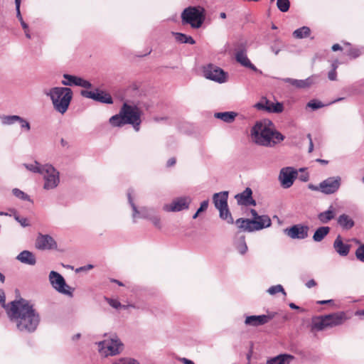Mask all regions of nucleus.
I'll return each mask as SVG.
<instances>
[{
  "instance_id": "nucleus-10",
  "label": "nucleus",
  "mask_w": 364,
  "mask_h": 364,
  "mask_svg": "<svg viewBox=\"0 0 364 364\" xmlns=\"http://www.w3.org/2000/svg\"><path fill=\"white\" fill-rule=\"evenodd\" d=\"M235 60L242 66L250 68V70L262 73L250 60L247 55V43H237L235 48Z\"/></svg>"
},
{
  "instance_id": "nucleus-14",
  "label": "nucleus",
  "mask_w": 364,
  "mask_h": 364,
  "mask_svg": "<svg viewBox=\"0 0 364 364\" xmlns=\"http://www.w3.org/2000/svg\"><path fill=\"white\" fill-rule=\"evenodd\" d=\"M134 193V191L129 190L127 193V198L129 200V203L130 204L132 208V218L134 222H136L137 218H143L149 220L150 217L154 213V210L151 208H148L146 207H142L140 210H138L136 205L134 203L132 198V194Z\"/></svg>"
},
{
  "instance_id": "nucleus-42",
  "label": "nucleus",
  "mask_w": 364,
  "mask_h": 364,
  "mask_svg": "<svg viewBox=\"0 0 364 364\" xmlns=\"http://www.w3.org/2000/svg\"><path fill=\"white\" fill-rule=\"evenodd\" d=\"M112 364H140L139 361L134 358L129 357L121 358L115 360Z\"/></svg>"
},
{
  "instance_id": "nucleus-53",
  "label": "nucleus",
  "mask_w": 364,
  "mask_h": 364,
  "mask_svg": "<svg viewBox=\"0 0 364 364\" xmlns=\"http://www.w3.org/2000/svg\"><path fill=\"white\" fill-rule=\"evenodd\" d=\"M320 187H321V182L318 183V185H314L312 183H309L308 185L309 189L314 191H318L321 193V188Z\"/></svg>"
},
{
  "instance_id": "nucleus-48",
  "label": "nucleus",
  "mask_w": 364,
  "mask_h": 364,
  "mask_svg": "<svg viewBox=\"0 0 364 364\" xmlns=\"http://www.w3.org/2000/svg\"><path fill=\"white\" fill-rule=\"evenodd\" d=\"M105 300L114 309H119L122 307L121 303L117 299L105 298Z\"/></svg>"
},
{
  "instance_id": "nucleus-36",
  "label": "nucleus",
  "mask_w": 364,
  "mask_h": 364,
  "mask_svg": "<svg viewBox=\"0 0 364 364\" xmlns=\"http://www.w3.org/2000/svg\"><path fill=\"white\" fill-rule=\"evenodd\" d=\"M218 210H219L220 218L222 220H225L229 224H232L234 223L232 215L228 209V206Z\"/></svg>"
},
{
  "instance_id": "nucleus-31",
  "label": "nucleus",
  "mask_w": 364,
  "mask_h": 364,
  "mask_svg": "<svg viewBox=\"0 0 364 364\" xmlns=\"http://www.w3.org/2000/svg\"><path fill=\"white\" fill-rule=\"evenodd\" d=\"M338 223L345 230H350L355 224L353 220L346 214H342L338 217Z\"/></svg>"
},
{
  "instance_id": "nucleus-26",
  "label": "nucleus",
  "mask_w": 364,
  "mask_h": 364,
  "mask_svg": "<svg viewBox=\"0 0 364 364\" xmlns=\"http://www.w3.org/2000/svg\"><path fill=\"white\" fill-rule=\"evenodd\" d=\"M16 259L23 264L31 266L35 265L36 263V258L35 255L28 250H23L21 252L16 256Z\"/></svg>"
},
{
  "instance_id": "nucleus-24",
  "label": "nucleus",
  "mask_w": 364,
  "mask_h": 364,
  "mask_svg": "<svg viewBox=\"0 0 364 364\" xmlns=\"http://www.w3.org/2000/svg\"><path fill=\"white\" fill-rule=\"evenodd\" d=\"M315 76L309 77L305 80H296L289 77L281 78L280 80L282 82L290 84L291 85L296 88H306L310 87L311 85L315 83Z\"/></svg>"
},
{
  "instance_id": "nucleus-19",
  "label": "nucleus",
  "mask_w": 364,
  "mask_h": 364,
  "mask_svg": "<svg viewBox=\"0 0 364 364\" xmlns=\"http://www.w3.org/2000/svg\"><path fill=\"white\" fill-rule=\"evenodd\" d=\"M255 107L259 110H265L271 113H281L284 110L283 104L281 102H272L266 97L262 98L255 105Z\"/></svg>"
},
{
  "instance_id": "nucleus-46",
  "label": "nucleus",
  "mask_w": 364,
  "mask_h": 364,
  "mask_svg": "<svg viewBox=\"0 0 364 364\" xmlns=\"http://www.w3.org/2000/svg\"><path fill=\"white\" fill-rule=\"evenodd\" d=\"M149 220H150L155 227L158 228H161V218L159 215L156 214L155 212L152 214Z\"/></svg>"
},
{
  "instance_id": "nucleus-20",
  "label": "nucleus",
  "mask_w": 364,
  "mask_h": 364,
  "mask_svg": "<svg viewBox=\"0 0 364 364\" xmlns=\"http://www.w3.org/2000/svg\"><path fill=\"white\" fill-rule=\"evenodd\" d=\"M64 80L61 81L62 85L65 86H79L84 88H91L92 84L90 81L75 75L64 74Z\"/></svg>"
},
{
  "instance_id": "nucleus-41",
  "label": "nucleus",
  "mask_w": 364,
  "mask_h": 364,
  "mask_svg": "<svg viewBox=\"0 0 364 364\" xmlns=\"http://www.w3.org/2000/svg\"><path fill=\"white\" fill-rule=\"evenodd\" d=\"M11 212L13 213V215L14 217V219L20 223V225L23 227V228H26V227H28L30 226V223L28 220V219L26 218H23V217H20L16 211L14 209H11Z\"/></svg>"
},
{
  "instance_id": "nucleus-38",
  "label": "nucleus",
  "mask_w": 364,
  "mask_h": 364,
  "mask_svg": "<svg viewBox=\"0 0 364 364\" xmlns=\"http://www.w3.org/2000/svg\"><path fill=\"white\" fill-rule=\"evenodd\" d=\"M109 122L112 126L114 127H121L124 124H126L125 119H124V116L121 114V111L119 114L112 116L109 119Z\"/></svg>"
},
{
  "instance_id": "nucleus-37",
  "label": "nucleus",
  "mask_w": 364,
  "mask_h": 364,
  "mask_svg": "<svg viewBox=\"0 0 364 364\" xmlns=\"http://www.w3.org/2000/svg\"><path fill=\"white\" fill-rule=\"evenodd\" d=\"M23 166H25V168L27 170H28L33 173H40V174H41L43 173V171L44 168V165H41L37 161H34L32 164H24Z\"/></svg>"
},
{
  "instance_id": "nucleus-22",
  "label": "nucleus",
  "mask_w": 364,
  "mask_h": 364,
  "mask_svg": "<svg viewBox=\"0 0 364 364\" xmlns=\"http://www.w3.org/2000/svg\"><path fill=\"white\" fill-rule=\"evenodd\" d=\"M326 316L328 328H333L336 326H341L348 319V317L347 316L345 311H338L327 314Z\"/></svg>"
},
{
  "instance_id": "nucleus-50",
  "label": "nucleus",
  "mask_w": 364,
  "mask_h": 364,
  "mask_svg": "<svg viewBox=\"0 0 364 364\" xmlns=\"http://www.w3.org/2000/svg\"><path fill=\"white\" fill-rule=\"evenodd\" d=\"M360 50L357 48H351L348 50L347 55L353 58H356L360 56Z\"/></svg>"
},
{
  "instance_id": "nucleus-27",
  "label": "nucleus",
  "mask_w": 364,
  "mask_h": 364,
  "mask_svg": "<svg viewBox=\"0 0 364 364\" xmlns=\"http://www.w3.org/2000/svg\"><path fill=\"white\" fill-rule=\"evenodd\" d=\"M228 192L222 191L216 193L213 196V203L217 209L228 206Z\"/></svg>"
},
{
  "instance_id": "nucleus-54",
  "label": "nucleus",
  "mask_w": 364,
  "mask_h": 364,
  "mask_svg": "<svg viewBox=\"0 0 364 364\" xmlns=\"http://www.w3.org/2000/svg\"><path fill=\"white\" fill-rule=\"evenodd\" d=\"M208 206V200H204L200 203V208L198 209V213H201L205 210Z\"/></svg>"
},
{
  "instance_id": "nucleus-13",
  "label": "nucleus",
  "mask_w": 364,
  "mask_h": 364,
  "mask_svg": "<svg viewBox=\"0 0 364 364\" xmlns=\"http://www.w3.org/2000/svg\"><path fill=\"white\" fill-rule=\"evenodd\" d=\"M203 75L207 79L218 83H224L228 79V74L223 69L213 64L204 67Z\"/></svg>"
},
{
  "instance_id": "nucleus-12",
  "label": "nucleus",
  "mask_w": 364,
  "mask_h": 364,
  "mask_svg": "<svg viewBox=\"0 0 364 364\" xmlns=\"http://www.w3.org/2000/svg\"><path fill=\"white\" fill-rule=\"evenodd\" d=\"M298 176V171L291 166L282 168L279 173L278 180L283 188H289L292 186Z\"/></svg>"
},
{
  "instance_id": "nucleus-55",
  "label": "nucleus",
  "mask_w": 364,
  "mask_h": 364,
  "mask_svg": "<svg viewBox=\"0 0 364 364\" xmlns=\"http://www.w3.org/2000/svg\"><path fill=\"white\" fill-rule=\"evenodd\" d=\"M328 77L330 80H336L337 77L336 71L331 70L328 73Z\"/></svg>"
},
{
  "instance_id": "nucleus-4",
  "label": "nucleus",
  "mask_w": 364,
  "mask_h": 364,
  "mask_svg": "<svg viewBox=\"0 0 364 364\" xmlns=\"http://www.w3.org/2000/svg\"><path fill=\"white\" fill-rule=\"evenodd\" d=\"M95 344L100 355L105 358L117 355L124 350L123 343L115 334H112L109 338Z\"/></svg>"
},
{
  "instance_id": "nucleus-15",
  "label": "nucleus",
  "mask_w": 364,
  "mask_h": 364,
  "mask_svg": "<svg viewBox=\"0 0 364 364\" xmlns=\"http://www.w3.org/2000/svg\"><path fill=\"white\" fill-rule=\"evenodd\" d=\"M275 312H268L267 314L252 315L245 316V324L247 326L258 327L268 323L275 316Z\"/></svg>"
},
{
  "instance_id": "nucleus-47",
  "label": "nucleus",
  "mask_w": 364,
  "mask_h": 364,
  "mask_svg": "<svg viewBox=\"0 0 364 364\" xmlns=\"http://www.w3.org/2000/svg\"><path fill=\"white\" fill-rule=\"evenodd\" d=\"M18 122L20 124L21 128L22 129L26 130L27 132L30 131L31 124L26 119L20 117Z\"/></svg>"
},
{
  "instance_id": "nucleus-2",
  "label": "nucleus",
  "mask_w": 364,
  "mask_h": 364,
  "mask_svg": "<svg viewBox=\"0 0 364 364\" xmlns=\"http://www.w3.org/2000/svg\"><path fill=\"white\" fill-rule=\"evenodd\" d=\"M250 138L257 145L273 147L284 139V136L276 130L274 124L268 119L257 121L250 130Z\"/></svg>"
},
{
  "instance_id": "nucleus-58",
  "label": "nucleus",
  "mask_w": 364,
  "mask_h": 364,
  "mask_svg": "<svg viewBox=\"0 0 364 364\" xmlns=\"http://www.w3.org/2000/svg\"><path fill=\"white\" fill-rule=\"evenodd\" d=\"M316 285V282L314 279H310L306 283V286L307 288H312Z\"/></svg>"
},
{
  "instance_id": "nucleus-32",
  "label": "nucleus",
  "mask_w": 364,
  "mask_h": 364,
  "mask_svg": "<svg viewBox=\"0 0 364 364\" xmlns=\"http://www.w3.org/2000/svg\"><path fill=\"white\" fill-rule=\"evenodd\" d=\"M237 114L235 112H224L215 113V117L219 119L226 123L234 122Z\"/></svg>"
},
{
  "instance_id": "nucleus-59",
  "label": "nucleus",
  "mask_w": 364,
  "mask_h": 364,
  "mask_svg": "<svg viewBox=\"0 0 364 364\" xmlns=\"http://www.w3.org/2000/svg\"><path fill=\"white\" fill-rule=\"evenodd\" d=\"M93 268V265L92 264H87L86 266H84V267H80L79 269H77V272H79V271H85V270H89V269H91Z\"/></svg>"
},
{
  "instance_id": "nucleus-57",
  "label": "nucleus",
  "mask_w": 364,
  "mask_h": 364,
  "mask_svg": "<svg viewBox=\"0 0 364 364\" xmlns=\"http://www.w3.org/2000/svg\"><path fill=\"white\" fill-rule=\"evenodd\" d=\"M179 361L183 364H195L193 361L186 358H179Z\"/></svg>"
},
{
  "instance_id": "nucleus-64",
  "label": "nucleus",
  "mask_w": 364,
  "mask_h": 364,
  "mask_svg": "<svg viewBox=\"0 0 364 364\" xmlns=\"http://www.w3.org/2000/svg\"><path fill=\"white\" fill-rule=\"evenodd\" d=\"M355 316H360L361 318H364V309L356 311L355 313Z\"/></svg>"
},
{
  "instance_id": "nucleus-45",
  "label": "nucleus",
  "mask_w": 364,
  "mask_h": 364,
  "mask_svg": "<svg viewBox=\"0 0 364 364\" xmlns=\"http://www.w3.org/2000/svg\"><path fill=\"white\" fill-rule=\"evenodd\" d=\"M306 107L315 110L324 107V105L318 100H312L307 103Z\"/></svg>"
},
{
  "instance_id": "nucleus-49",
  "label": "nucleus",
  "mask_w": 364,
  "mask_h": 364,
  "mask_svg": "<svg viewBox=\"0 0 364 364\" xmlns=\"http://www.w3.org/2000/svg\"><path fill=\"white\" fill-rule=\"evenodd\" d=\"M355 257L360 262H364V245L360 246L355 251Z\"/></svg>"
},
{
  "instance_id": "nucleus-63",
  "label": "nucleus",
  "mask_w": 364,
  "mask_h": 364,
  "mask_svg": "<svg viewBox=\"0 0 364 364\" xmlns=\"http://www.w3.org/2000/svg\"><path fill=\"white\" fill-rule=\"evenodd\" d=\"M176 164L175 158H171L167 161V166H172Z\"/></svg>"
},
{
  "instance_id": "nucleus-52",
  "label": "nucleus",
  "mask_w": 364,
  "mask_h": 364,
  "mask_svg": "<svg viewBox=\"0 0 364 364\" xmlns=\"http://www.w3.org/2000/svg\"><path fill=\"white\" fill-rule=\"evenodd\" d=\"M21 2V0H15L16 17L18 18L19 21L23 20L20 11Z\"/></svg>"
},
{
  "instance_id": "nucleus-1",
  "label": "nucleus",
  "mask_w": 364,
  "mask_h": 364,
  "mask_svg": "<svg viewBox=\"0 0 364 364\" xmlns=\"http://www.w3.org/2000/svg\"><path fill=\"white\" fill-rule=\"evenodd\" d=\"M6 311L10 321L21 333L35 332L40 323V315L26 299L14 300L6 305Z\"/></svg>"
},
{
  "instance_id": "nucleus-7",
  "label": "nucleus",
  "mask_w": 364,
  "mask_h": 364,
  "mask_svg": "<svg viewBox=\"0 0 364 364\" xmlns=\"http://www.w3.org/2000/svg\"><path fill=\"white\" fill-rule=\"evenodd\" d=\"M120 110L121 114L124 116L125 122L132 124L135 131L138 132L141 122V111L140 109L136 106H132L124 103Z\"/></svg>"
},
{
  "instance_id": "nucleus-29",
  "label": "nucleus",
  "mask_w": 364,
  "mask_h": 364,
  "mask_svg": "<svg viewBox=\"0 0 364 364\" xmlns=\"http://www.w3.org/2000/svg\"><path fill=\"white\" fill-rule=\"evenodd\" d=\"M326 316H318L312 318V328L323 331L328 328Z\"/></svg>"
},
{
  "instance_id": "nucleus-16",
  "label": "nucleus",
  "mask_w": 364,
  "mask_h": 364,
  "mask_svg": "<svg viewBox=\"0 0 364 364\" xmlns=\"http://www.w3.org/2000/svg\"><path fill=\"white\" fill-rule=\"evenodd\" d=\"M321 193L331 195L336 193L341 185V178L338 176L328 177L321 182Z\"/></svg>"
},
{
  "instance_id": "nucleus-25",
  "label": "nucleus",
  "mask_w": 364,
  "mask_h": 364,
  "mask_svg": "<svg viewBox=\"0 0 364 364\" xmlns=\"http://www.w3.org/2000/svg\"><path fill=\"white\" fill-rule=\"evenodd\" d=\"M333 248L335 251L341 257L347 256L350 250V245L343 242L341 235H338L333 242Z\"/></svg>"
},
{
  "instance_id": "nucleus-18",
  "label": "nucleus",
  "mask_w": 364,
  "mask_h": 364,
  "mask_svg": "<svg viewBox=\"0 0 364 364\" xmlns=\"http://www.w3.org/2000/svg\"><path fill=\"white\" fill-rule=\"evenodd\" d=\"M309 228L307 225L297 224L286 228L284 233L291 239L304 240L309 235Z\"/></svg>"
},
{
  "instance_id": "nucleus-33",
  "label": "nucleus",
  "mask_w": 364,
  "mask_h": 364,
  "mask_svg": "<svg viewBox=\"0 0 364 364\" xmlns=\"http://www.w3.org/2000/svg\"><path fill=\"white\" fill-rule=\"evenodd\" d=\"M330 228L328 226H322L316 229L314 235L313 240L315 242H321L329 233Z\"/></svg>"
},
{
  "instance_id": "nucleus-3",
  "label": "nucleus",
  "mask_w": 364,
  "mask_h": 364,
  "mask_svg": "<svg viewBox=\"0 0 364 364\" xmlns=\"http://www.w3.org/2000/svg\"><path fill=\"white\" fill-rule=\"evenodd\" d=\"M43 92L50 98L53 107L57 112L63 114L68 111L73 96L70 88L53 87L50 89H44Z\"/></svg>"
},
{
  "instance_id": "nucleus-51",
  "label": "nucleus",
  "mask_w": 364,
  "mask_h": 364,
  "mask_svg": "<svg viewBox=\"0 0 364 364\" xmlns=\"http://www.w3.org/2000/svg\"><path fill=\"white\" fill-rule=\"evenodd\" d=\"M176 40L181 43H186L187 36L181 33H175Z\"/></svg>"
},
{
  "instance_id": "nucleus-17",
  "label": "nucleus",
  "mask_w": 364,
  "mask_h": 364,
  "mask_svg": "<svg viewBox=\"0 0 364 364\" xmlns=\"http://www.w3.org/2000/svg\"><path fill=\"white\" fill-rule=\"evenodd\" d=\"M191 203L190 197H179L173 199L171 203L164 205L163 209L166 212H179L188 209Z\"/></svg>"
},
{
  "instance_id": "nucleus-23",
  "label": "nucleus",
  "mask_w": 364,
  "mask_h": 364,
  "mask_svg": "<svg viewBox=\"0 0 364 364\" xmlns=\"http://www.w3.org/2000/svg\"><path fill=\"white\" fill-rule=\"evenodd\" d=\"M238 204L242 205H256V201L252 198V191L247 187L242 193L235 196Z\"/></svg>"
},
{
  "instance_id": "nucleus-5",
  "label": "nucleus",
  "mask_w": 364,
  "mask_h": 364,
  "mask_svg": "<svg viewBox=\"0 0 364 364\" xmlns=\"http://www.w3.org/2000/svg\"><path fill=\"white\" fill-rule=\"evenodd\" d=\"M205 9L201 6H189L181 14L182 23L189 24L193 28H200L205 21Z\"/></svg>"
},
{
  "instance_id": "nucleus-61",
  "label": "nucleus",
  "mask_w": 364,
  "mask_h": 364,
  "mask_svg": "<svg viewBox=\"0 0 364 364\" xmlns=\"http://www.w3.org/2000/svg\"><path fill=\"white\" fill-rule=\"evenodd\" d=\"M289 307H290L291 309H299V310H300L301 312H304V311H305V310H304V309H301L299 306H298L297 305H296V304H294V303H290V304H289Z\"/></svg>"
},
{
  "instance_id": "nucleus-39",
  "label": "nucleus",
  "mask_w": 364,
  "mask_h": 364,
  "mask_svg": "<svg viewBox=\"0 0 364 364\" xmlns=\"http://www.w3.org/2000/svg\"><path fill=\"white\" fill-rule=\"evenodd\" d=\"M20 116L6 115L1 117V122L4 125H11L18 122Z\"/></svg>"
},
{
  "instance_id": "nucleus-60",
  "label": "nucleus",
  "mask_w": 364,
  "mask_h": 364,
  "mask_svg": "<svg viewBox=\"0 0 364 364\" xmlns=\"http://www.w3.org/2000/svg\"><path fill=\"white\" fill-rule=\"evenodd\" d=\"M307 137L309 138V152H311L314 149V144H313V142H312V139H311V134H308L307 135Z\"/></svg>"
},
{
  "instance_id": "nucleus-56",
  "label": "nucleus",
  "mask_w": 364,
  "mask_h": 364,
  "mask_svg": "<svg viewBox=\"0 0 364 364\" xmlns=\"http://www.w3.org/2000/svg\"><path fill=\"white\" fill-rule=\"evenodd\" d=\"M0 304H1L6 309V306L5 305V294L2 289H0Z\"/></svg>"
},
{
  "instance_id": "nucleus-9",
  "label": "nucleus",
  "mask_w": 364,
  "mask_h": 364,
  "mask_svg": "<svg viewBox=\"0 0 364 364\" xmlns=\"http://www.w3.org/2000/svg\"><path fill=\"white\" fill-rule=\"evenodd\" d=\"M48 279L51 287L58 293L72 297L74 289L68 285L63 277L55 271L49 273Z\"/></svg>"
},
{
  "instance_id": "nucleus-40",
  "label": "nucleus",
  "mask_w": 364,
  "mask_h": 364,
  "mask_svg": "<svg viewBox=\"0 0 364 364\" xmlns=\"http://www.w3.org/2000/svg\"><path fill=\"white\" fill-rule=\"evenodd\" d=\"M267 292L270 295H274L277 293H282L283 295L286 296L287 293L283 288V287L281 284H277L274 286L270 287L267 290Z\"/></svg>"
},
{
  "instance_id": "nucleus-28",
  "label": "nucleus",
  "mask_w": 364,
  "mask_h": 364,
  "mask_svg": "<svg viewBox=\"0 0 364 364\" xmlns=\"http://www.w3.org/2000/svg\"><path fill=\"white\" fill-rule=\"evenodd\" d=\"M294 356L289 354H280L267 361L266 364H290Z\"/></svg>"
},
{
  "instance_id": "nucleus-43",
  "label": "nucleus",
  "mask_w": 364,
  "mask_h": 364,
  "mask_svg": "<svg viewBox=\"0 0 364 364\" xmlns=\"http://www.w3.org/2000/svg\"><path fill=\"white\" fill-rule=\"evenodd\" d=\"M277 6L282 12H287L289 9L290 2L289 0H277Z\"/></svg>"
},
{
  "instance_id": "nucleus-34",
  "label": "nucleus",
  "mask_w": 364,
  "mask_h": 364,
  "mask_svg": "<svg viewBox=\"0 0 364 364\" xmlns=\"http://www.w3.org/2000/svg\"><path fill=\"white\" fill-rule=\"evenodd\" d=\"M234 245L238 252L241 255H245L248 250L245 242V237L243 235L236 238L234 242Z\"/></svg>"
},
{
  "instance_id": "nucleus-6",
  "label": "nucleus",
  "mask_w": 364,
  "mask_h": 364,
  "mask_svg": "<svg viewBox=\"0 0 364 364\" xmlns=\"http://www.w3.org/2000/svg\"><path fill=\"white\" fill-rule=\"evenodd\" d=\"M239 229L246 232H254L269 228L272 225L270 218L267 215H259L256 220L239 218L235 221Z\"/></svg>"
},
{
  "instance_id": "nucleus-62",
  "label": "nucleus",
  "mask_w": 364,
  "mask_h": 364,
  "mask_svg": "<svg viewBox=\"0 0 364 364\" xmlns=\"http://www.w3.org/2000/svg\"><path fill=\"white\" fill-rule=\"evenodd\" d=\"M251 215L252 216V220H256L259 215L257 214V211L254 209H251L250 210Z\"/></svg>"
},
{
  "instance_id": "nucleus-21",
  "label": "nucleus",
  "mask_w": 364,
  "mask_h": 364,
  "mask_svg": "<svg viewBox=\"0 0 364 364\" xmlns=\"http://www.w3.org/2000/svg\"><path fill=\"white\" fill-rule=\"evenodd\" d=\"M36 247L41 250H52L57 247V243L51 236L40 234L36 238Z\"/></svg>"
},
{
  "instance_id": "nucleus-35",
  "label": "nucleus",
  "mask_w": 364,
  "mask_h": 364,
  "mask_svg": "<svg viewBox=\"0 0 364 364\" xmlns=\"http://www.w3.org/2000/svg\"><path fill=\"white\" fill-rule=\"evenodd\" d=\"M310 33L311 30L308 26H302L293 32V36L295 38L301 39L308 37Z\"/></svg>"
},
{
  "instance_id": "nucleus-30",
  "label": "nucleus",
  "mask_w": 364,
  "mask_h": 364,
  "mask_svg": "<svg viewBox=\"0 0 364 364\" xmlns=\"http://www.w3.org/2000/svg\"><path fill=\"white\" fill-rule=\"evenodd\" d=\"M335 216V208L333 205H330L327 210L321 212L318 215V219L321 223L326 224L333 219Z\"/></svg>"
},
{
  "instance_id": "nucleus-8",
  "label": "nucleus",
  "mask_w": 364,
  "mask_h": 364,
  "mask_svg": "<svg viewBox=\"0 0 364 364\" xmlns=\"http://www.w3.org/2000/svg\"><path fill=\"white\" fill-rule=\"evenodd\" d=\"M43 189L46 191L53 190L58 187L60 183V173L50 164H45L43 173Z\"/></svg>"
},
{
  "instance_id": "nucleus-44",
  "label": "nucleus",
  "mask_w": 364,
  "mask_h": 364,
  "mask_svg": "<svg viewBox=\"0 0 364 364\" xmlns=\"http://www.w3.org/2000/svg\"><path fill=\"white\" fill-rule=\"evenodd\" d=\"M12 193L18 198H20L23 200H30L29 196L18 188H14L12 190Z\"/></svg>"
},
{
  "instance_id": "nucleus-11",
  "label": "nucleus",
  "mask_w": 364,
  "mask_h": 364,
  "mask_svg": "<svg viewBox=\"0 0 364 364\" xmlns=\"http://www.w3.org/2000/svg\"><path fill=\"white\" fill-rule=\"evenodd\" d=\"M80 95L83 97L104 104L110 105L113 103L112 96L107 92L99 88H95L94 90H82L80 91Z\"/></svg>"
}]
</instances>
